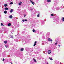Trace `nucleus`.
<instances>
[{
    "label": "nucleus",
    "mask_w": 64,
    "mask_h": 64,
    "mask_svg": "<svg viewBox=\"0 0 64 64\" xmlns=\"http://www.w3.org/2000/svg\"><path fill=\"white\" fill-rule=\"evenodd\" d=\"M48 54H50L51 53V51L50 50H49L48 51Z\"/></svg>",
    "instance_id": "f257e3e1"
},
{
    "label": "nucleus",
    "mask_w": 64,
    "mask_h": 64,
    "mask_svg": "<svg viewBox=\"0 0 64 64\" xmlns=\"http://www.w3.org/2000/svg\"><path fill=\"white\" fill-rule=\"evenodd\" d=\"M36 43H37V42L36 41L34 43V46H35L36 45Z\"/></svg>",
    "instance_id": "f03ea898"
},
{
    "label": "nucleus",
    "mask_w": 64,
    "mask_h": 64,
    "mask_svg": "<svg viewBox=\"0 0 64 64\" xmlns=\"http://www.w3.org/2000/svg\"><path fill=\"white\" fill-rule=\"evenodd\" d=\"M9 18H11V19H12V16L11 15V16H9Z\"/></svg>",
    "instance_id": "7ed1b4c3"
},
{
    "label": "nucleus",
    "mask_w": 64,
    "mask_h": 64,
    "mask_svg": "<svg viewBox=\"0 0 64 64\" xmlns=\"http://www.w3.org/2000/svg\"><path fill=\"white\" fill-rule=\"evenodd\" d=\"M11 23H9L8 24V26H11Z\"/></svg>",
    "instance_id": "20e7f679"
},
{
    "label": "nucleus",
    "mask_w": 64,
    "mask_h": 64,
    "mask_svg": "<svg viewBox=\"0 0 64 64\" xmlns=\"http://www.w3.org/2000/svg\"><path fill=\"white\" fill-rule=\"evenodd\" d=\"M30 1L31 2V3H32V4L33 5H34V2H32V0H30Z\"/></svg>",
    "instance_id": "39448f33"
},
{
    "label": "nucleus",
    "mask_w": 64,
    "mask_h": 64,
    "mask_svg": "<svg viewBox=\"0 0 64 64\" xmlns=\"http://www.w3.org/2000/svg\"><path fill=\"white\" fill-rule=\"evenodd\" d=\"M22 2H20V3H18V5H21V4H22Z\"/></svg>",
    "instance_id": "423d86ee"
},
{
    "label": "nucleus",
    "mask_w": 64,
    "mask_h": 64,
    "mask_svg": "<svg viewBox=\"0 0 64 64\" xmlns=\"http://www.w3.org/2000/svg\"><path fill=\"white\" fill-rule=\"evenodd\" d=\"M13 9H12L10 10V13H12V12H13Z\"/></svg>",
    "instance_id": "0eeeda50"
},
{
    "label": "nucleus",
    "mask_w": 64,
    "mask_h": 64,
    "mask_svg": "<svg viewBox=\"0 0 64 64\" xmlns=\"http://www.w3.org/2000/svg\"><path fill=\"white\" fill-rule=\"evenodd\" d=\"M4 6L5 7H7L8 6V5L7 4H4Z\"/></svg>",
    "instance_id": "6e6552de"
},
{
    "label": "nucleus",
    "mask_w": 64,
    "mask_h": 64,
    "mask_svg": "<svg viewBox=\"0 0 64 64\" xmlns=\"http://www.w3.org/2000/svg\"><path fill=\"white\" fill-rule=\"evenodd\" d=\"M4 9L5 10H8V8H5Z\"/></svg>",
    "instance_id": "1a4fd4ad"
},
{
    "label": "nucleus",
    "mask_w": 64,
    "mask_h": 64,
    "mask_svg": "<svg viewBox=\"0 0 64 64\" xmlns=\"http://www.w3.org/2000/svg\"><path fill=\"white\" fill-rule=\"evenodd\" d=\"M4 13L5 14H6V13H7V12L6 10L4 12Z\"/></svg>",
    "instance_id": "9d476101"
},
{
    "label": "nucleus",
    "mask_w": 64,
    "mask_h": 64,
    "mask_svg": "<svg viewBox=\"0 0 64 64\" xmlns=\"http://www.w3.org/2000/svg\"><path fill=\"white\" fill-rule=\"evenodd\" d=\"M7 42L6 41H4V43L5 44H7Z\"/></svg>",
    "instance_id": "9b49d317"
},
{
    "label": "nucleus",
    "mask_w": 64,
    "mask_h": 64,
    "mask_svg": "<svg viewBox=\"0 0 64 64\" xmlns=\"http://www.w3.org/2000/svg\"><path fill=\"white\" fill-rule=\"evenodd\" d=\"M23 50H24V48H22L21 49V51H23Z\"/></svg>",
    "instance_id": "f8f14e48"
},
{
    "label": "nucleus",
    "mask_w": 64,
    "mask_h": 64,
    "mask_svg": "<svg viewBox=\"0 0 64 64\" xmlns=\"http://www.w3.org/2000/svg\"><path fill=\"white\" fill-rule=\"evenodd\" d=\"M62 20L63 21H64V18H62Z\"/></svg>",
    "instance_id": "ddd939ff"
},
{
    "label": "nucleus",
    "mask_w": 64,
    "mask_h": 64,
    "mask_svg": "<svg viewBox=\"0 0 64 64\" xmlns=\"http://www.w3.org/2000/svg\"><path fill=\"white\" fill-rule=\"evenodd\" d=\"M34 62H37V61H36V60L34 59Z\"/></svg>",
    "instance_id": "4468645a"
},
{
    "label": "nucleus",
    "mask_w": 64,
    "mask_h": 64,
    "mask_svg": "<svg viewBox=\"0 0 64 64\" xmlns=\"http://www.w3.org/2000/svg\"><path fill=\"white\" fill-rule=\"evenodd\" d=\"M47 2H51V0H48Z\"/></svg>",
    "instance_id": "2eb2a0df"
},
{
    "label": "nucleus",
    "mask_w": 64,
    "mask_h": 64,
    "mask_svg": "<svg viewBox=\"0 0 64 64\" xmlns=\"http://www.w3.org/2000/svg\"><path fill=\"white\" fill-rule=\"evenodd\" d=\"M13 4V2H11L10 3V4Z\"/></svg>",
    "instance_id": "dca6fc26"
},
{
    "label": "nucleus",
    "mask_w": 64,
    "mask_h": 64,
    "mask_svg": "<svg viewBox=\"0 0 64 64\" xmlns=\"http://www.w3.org/2000/svg\"><path fill=\"white\" fill-rule=\"evenodd\" d=\"M32 31H33L34 32H36V31L34 30H32Z\"/></svg>",
    "instance_id": "f3484780"
},
{
    "label": "nucleus",
    "mask_w": 64,
    "mask_h": 64,
    "mask_svg": "<svg viewBox=\"0 0 64 64\" xmlns=\"http://www.w3.org/2000/svg\"><path fill=\"white\" fill-rule=\"evenodd\" d=\"M1 25L2 26H4V25H3V24L2 23L1 24Z\"/></svg>",
    "instance_id": "a211bd4d"
},
{
    "label": "nucleus",
    "mask_w": 64,
    "mask_h": 64,
    "mask_svg": "<svg viewBox=\"0 0 64 64\" xmlns=\"http://www.w3.org/2000/svg\"><path fill=\"white\" fill-rule=\"evenodd\" d=\"M49 59H50V60H53V59L51 58H49Z\"/></svg>",
    "instance_id": "6ab92c4d"
},
{
    "label": "nucleus",
    "mask_w": 64,
    "mask_h": 64,
    "mask_svg": "<svg viewBox=\"0 0 64 64\" xmlns=\"http://www.w3.org/2000/svg\"><path fill=\"white\" fill-rule=\"evenodd\" d=\"M48 40L49 41H50V38H48Z\"/></svg>",
    "instance_id": "aec40b11"
},
{
    "label": "nucleus",
    "mask_w": 64,
    "mask_h": 64,
    "mask_svg": "<svg viewBox=\"0 0 64 64\" xmlns=\"http://www.w3.org/2000/svg\"><path fill=\"white\" fill-rule=\"evenodd\" d=\"M5 47H6V48H7L8 47V46L7 45H5Z\"/></svg>",
    "instance_id": "412c9836"
},
{
    "label": "nucleus",
    "mask_w": 64,
    "mask_h": 64,
    "mask_svg": "<svg viewBox=\"0 0 64 64\" xmlns=\"http://www.w3.org/2000/svg\"><path fill=\"white\" fill-rule=\"evenodd\" d=\"M54 16V14H51V16Z\"/></svg>",
    "instance_id": "4be33fe9"
},
{
    "label": "nucleus",
    "mask_w": 64,
    "mask_h": 64,
    "mask_svg": "<svg viewBox=\"0 0 64 64\" xmlns=\"http://www.w3.org/2000/svg\"><path fill=\"white\" fill-rule=\"evenodd\" d=\"M37 17H39V14L37 15Z\"/></svg>",
    "instance_id": "5701e85b"
},
{
    "label": "nucleus",
    "mask_w": 64,
    "mask_h": 64,
    "mask_svg": "<svg viewBox=\"0 0 64 64\" xmlns=\"http://www.w3.org/2000/svg\"><path fill=\"white\" fill-rule=\"evenodd\" d=\"M57 43L56 42V43H55V44H56V45H57Z\"/></svg>",
    "instance_id": "b1692460"
},
{
    "label": "nucleus",
    "mask_w": 64,
    "mask_h": 64,
    "mask_svg": "<svg viewBox=\"0 0 64 64\" xmlns=\"http://www.w3.org/2000/svg\"><path fill=\"white\" fill-rule=\"evenodd\" d=\"M2 61H4L5 60L4 59V58H3L2 59Z\"/></svg>",
    "instance_id": "393cba45"
},
{
    "label": "nucleus",
    "mask_w": 64,
    "mask_h": 64,
    "mask_svg": "<svg viewBox=\"0 0 64 64\" xmlns=\"http://www.w3.org/2000/svg\"><path fill=\"white\" fill-rule=\"evenodd\" d=\"M26 16V14L24 15V17H25Z\"/></svg>",
    "instance_id": "a878e982"
},
{
    "label": "nucleus",
    "mask_w": 64,
    "mask_h": 64,
    "mask_svg": "<svg viewBox=\"0 0 64 64\" xmlns=\"http://www.w3.org/2000/svg\"><path fill=\"white\" fill-rule=\"evenodd\" d=\"M25 21H27V20H25Z\"/></svg>",
    "instance_id": "bb28decb"
},
{
    "label": "nucleus",
    "mask_w": 64,
    "mask_h": 64,
    "mask_svg": "<svg viewBox=\"0 0 64 64\" xmlns=\"http://www.w3.org/2000/svg\"><path fill=\"white\" fill-rule=\"evenodd\" d=\"M50 41H51V42H52V40L51 39L50 40Z\"/></svg>",
    "instance_id": "cd10ccee"
},
{
    "label": "nucleus",
    "mask_w": 64,
    "mask_h": 64,
    "mask_svg": "<svg viewBox=\"0 0 64 64\" xmlns=\"http://www.w3.org/2000/svg\"><path fill=\"white\" fill-rule=\"evenodd\" d=\"M60 45H58V46H59V47H60Z\"/></svg>",
    "instance_id": "c85d7f7f"
},
{
    "label": "nucleus",
    "mask_w": 64,
    "mask_h": 64,
    "mask_svg": "<svg viewBox=\"0 0 64 64\" xmlns=\"http://www.w3.org/2000/svg\"><path fill=\"white\" fill-rule=\"evenodd\" d=\"M11 37H12V38H13V36H11Z\"/></svg>",
    "instance_id": "c756f323"
},
{
    "label": "nucleus",
    "mask_w": 64,
    "mask_h": 64,
    "mask_svg": "<svg viewBox=\"0 0 64 64\" xmlns=\"http://www.w3.org/2000/svg\"><path fill=\"white\" fill-rule=\"evenodd\" d=\"M22 21H23V22H24V20H23Z\"/></svg>",
    "instance_id": "7c9ffc66"
},
{
    "label": "nucleus",
    "mask_w": 64,
    "mask_h": 64,
    "mask_svg": "<svg viewBox=\"0 0 64 64\" xmlns=\"http://www.w3.org/2000/svg\"><path fill=\"white\" fill-rule=\"evenodd\" d=\"M11 64H13V63L12 62H11Z\"/></svg>",
    "instance_id": "2f4dec72"
},
{
    "label": "nucleus",
    "mask_w": 64,
    "mask_h": 64,
    "mask_svg": "<svg viewBox=\"0 0 64 64\" xmlns=\"http://www.w3.org/2000/svg\"><path fill=\"white\" fill-rule=\"evenodd\" d=\"M46 64H48V62H47Z\"/></svg>",
    "instance_id": "473e14b6"
}]
</instances>
